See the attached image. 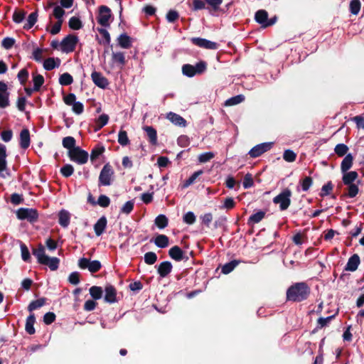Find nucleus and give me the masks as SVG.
Listing matches in <instances>:
<instances>
[{
	"mask_svg": "<svg viewBox=\"0 0 364 364\" xmlns=\"http://www.w3.org/2000/svg\"><path fill=\"white\" fill-rule=\"evenodd\" d=\"M310 294V289L304 282H299L291 286L287 291V298L289 301H301L307 299Z\"/></svg>",
	"mask_w": 364,
	"mask_h": 364,
	"instance_id": "nucleus-1",
	"label": "nucleus"
},
{
	"mask_svg": "<svg viewBox=\"0 0 364 364\" xmlns=\"http://www.w3.org/2000/svg\"><path fill=\"white\" fill-rule=\"evenodd\" d=\"M33 254L40 264L48 266L50 270L55 271L58 268L60 259L58 257L46 255L43 245L40 244L37 248L33 249Z\"/></svg>",
	"mask_w": 364,
	"mask_h": 364,
	"instance_id": "nucleus-2",
	"label": "nucleus"
},
{
	"mask_svg": "<svg viewBox=\"0 0 364 364\" xmlns=\"http://www.w3.org/2000/svg\"><path fill=\"white\" fill-rule=\"evenodd\" d=\"M207 69V63L205 61H200L192 65L190 64H185L182 66V73L188 77H192L196 75L203 73Z\"/></svg>",
	"mask_w": 364,
	"mask_h": 364,
	"instance_id": "nucleus-3",
	"label": "nucleus"
},
{
	"mask_svg": "<svg viewBox=\"0 0 364 364\" xmlns=\"http://www.w3.org/2000/svg\"><path fill=\"white\" fill-rule=\"evenodd\" d=\"M291 191L286 188L273 198V203L279 205L280 210H287L291 204Z\"/></svg>",
	"mask_w": 364,
	"mask_h": 364,
	"instance_id": "nucleus-4",
	"label": "nucleus"
},
{
	"mask_svg": "<svg viewBox=\"0 0 364 364\" xmlns=\"http://www.w3.org/2000/svg\"><path fill=\"white\" fill-rule=\"evenodd\" d=\"M114 170L109 164H105L102 168L99 176V185L107 186L111 185L114 178Z\"/></svg>",
	"mask_w": 364,
	"mask_h": 364,
	"instance_id": "nucleus-5",
	"label": "nucleus"
},
{
	"mask_svg": "<svg viewBox=\"0 0 364 364\" xmlns=\"http://www.w3.org/2000/svg\"><path fill=\"white\" fill-rule=\"evenodd\" d=\"M78 42V38L75 35H68L60 42V50L63 53L73 52Z\"/></svg>",
	"mask_w": 364,
	"mask_h": 364,
	"instance_id": "nucleus-6",
	"label": "nucleus"
},
{
	"mask_svg": "<svg viewBox=\"0 0 364 364\" xmlns=\"http://www.w3.org/2000/svg\"><path fill=\"white\" fill-rule=\"evenodd\" d=\"M6 156V146L0 144V177L3 178L10 176V171L7 168Z\"/></svg>",
	"mask_w": 364,
	"mask_h": 364,
	"instance_id": "nucleus-7",
	"label": "nucleus"
},
{
	"mask_svg": "<svg viewBox=\"0 0 364 364\" xmlns=\"http://www.w3.org/2000/svg\"><path fill=\"white\" fill-rule=\"evenodd\" d=\"M78 267L82 269H87L91 273H95L101 269V263L98 260H92L82 257L78 260Z\"/></svg>",
	"mask_w": 364,
	"mask_h": 364,
	"instance_id": "nucleus-8",
	"label": "nucleus"
},
{
	"mask_svg": "<svg viewBox=\"0 0 364 364\" xmlns=\"http://www.w3.org/2000/svg\"><path fill=\"white\" fill-rule=\"evenodd\" d=\"M69 156L71 161L79 164H85L88 159L87 152L82 150L80 147H75L69 151Z\"/></svg>",
	"mask_w": 364,
	"mask_h": 364,
	"instance_id": "nucleus-9",
	"label": "nucleus"
},
{
	"mask_svg": "<svg viewBox=\"0 0 364 364\" xmlns=\"http://www.w3.org/2000/svg\"><path fill=\"white\" fill-rule=\"evenodd\" d=\"M17 218L20 220H27L29 222H34L38 218L36 210L33 208H19L16 212Z\"/></svg>",
	"mask_w": 364,
	"mask_h": 364,
	"instance_id": "nucleus-10",
	"label": "nucleus"
},
{
	"mask_svg": "<svg viewBox=\"0 0 364 364\" xmlns=\"http://www.w3.org/2000/svg\"><path fill=\"white\" fill-rule=\"evenodd\" d=\"M272 144L273 143L272 142H265L257 144L250 150L249 154L252 158H257L264 152L269 151L272 147Z\"/></svg>",
	"mask_w": 364,
	"mask_h": 364,
	"instance_id": "nucleus-11",
	"label": "nucleus"
},
{
	"mask_svg": "<svg viewBox=\"0 0 364 364\" xmlns=\"http://www.w3.org/2000/svg\"><path fill=\"white\" fill-rule=\"evenodd\" d=\"M111 17V10L106 6H101L99 10L97 22L102 26H109V20Z\"/></svg>",
	"mask_w": 364,
	"mask_h": 364,
	"instance_id": "nucleus-12",
	"label": "nucleus"
},
{
	"mask_svg": "<svg viewBox=\"0 0 364 364\" xmlns=\"http://www.w3.org/2000/svg\"><path fill=\"white\" fill-rule=\"evenodd\" d=\"M191 41L194 45L200 48L210 50H215L218 48V44L215 42H213L205 38H192Z\"/></svg>",
	"mask_w": 364,
	"mask_h": 364,
	"instance_id": "nucleus-13",
	"label": "nucleus"
},
{
	"mask_svg": "<svg viewBox=\"0 0 364 364\" xmlns=\"http://www.w3.org/2000/svg\"><path fill=\"white\" fill-rule=\"evenodd\" d=\"M9 105V92L7 85L4 82H0V107L5 108Z\"/></svg>",
	"mask_w": 364,
	"mask_h": 364,
	"instance_id": "nucleus-14",
	"label": "nucleus"
},
{
	"mask_svg": "<svg viewBox=\"0 0 364 364\" xmlns=\"http://www.w3.org/2000/svg\"><path fill=\"white\" fill-rule=\"evenodd\" d=\"M93 82L99 87L105 88L108 85V80L100 73L94 71L91 75Z\"/></svg>",
	"mask_w": 364,
	"mask_h": 364,
	"instance_id": "nucleus-15",
	"label": "nucleus"
},
{
	"mask_svg": "<svg viewBox=\"0 0 364 364\" xmlns=\"http://www.w3.org/2000/svg\"><path fill=\"white\" fill-rule=\"evenodd\" d=\"M166 118L174 125L184 127L186 126V121L178 114L170 112L167 114Z\"/></svg>",
	"mask_w": 364,
	"mask_h": 364,
	"instance_id": "nucleus-16",
	"label": "nucleus"
},
{
	"mask_svg": "<svg viewBox=\"0 0 364 364\" xmlns=\"http://www.w3.org/2000/svg\"><path fill=\"white\" fill-rule=\"evenodd\" d=\"M172 270V264L168 261L162 262L157 268V272L161 277H166Z\"/></svg>",
	"mask_w": 364,
	"mask_h": 364,
	"instance_id": "nucleus-17",
	"label": "nucleus"
},
{
	"mask_svg": "<svg viewBox=\"0 0 364 364\" xmlns=\"http://www.w3.org/2000/svg\"><path fill=\"white\" fill-rule=\"evenodd\" d=\"M359 264L360 257L358 255L355 254L348 259L345 269L346 271L354 272L358 269Z\"/></svg>",
	"mask_w": 364,
	"mask_h": 364,
	"instance_id": "nucleus-18",
	"label": "nucleus"
},
{
	"mask_svg": "<svg viewBox=\"0 0 364 364\" xmlns=\"http://www.w3.org/2000/svg\"><path fill=\"white\" fill-rule=\"evenodd\" d=\"M105 301L109 304L117 301L116 290L114 287L109 285L105 287Z\"/></svg>",
	"mask_w": 364,
	"mask_h": 364,
	"instance_id": "nucleus-19",
	"label": "nucleus"
},
{
	"mask_svg": "<svg viewBox=\"0 0 364 364\" xmlns=\"http://www.w3.org/2000/svg\"><path fill=\"white\" fill-rule=\"evenodd\" d=\"M343 173V182L345 185L353 184L354 181L357 179L358 174L356 171H346Z\"/></svg>",
	"mask_w": 364,
	"mask_h": 364,
	"instance_id": "nucleus-20",
	"label": "nucleus"
},
{
	"mask_svg": "<svg viewBox=\"0 0 364 364\" xmlns=\"http://www.w3.org/2000/svg\"><path fill=\"white\" fill-rule=\"evenodd\" d=\"M30 145V133L27 129L21 130L20 133V146L22 149H27Z\"/></svg>",
	"mask_w": 364,
	"mask_h": 364,
	"instance_id": "nucleus-21",
	"label": "nucleus"
},
{
	"mask_svg": "<svg viewBox=\"0 0 364 364\" xmlns=\"http://www.w3.org/2000/svg\"><path fill=\"white\" fill-rule=\"evenodd\" d=\"M255 19L262 27L264 28V25L267 23L268 13L263 9L259 10L255 13Z\"/></svg>",
	"mask_w": 364,
	"mask_h": 364,
	"instance_id": "nucleus-22",
	"label": "nucleus"
},
{
	"mask_svg": "<svg viewBox=\"0 0 364 364\" xmlns=\"http://www.w3.org/2000/svg\"><path fill=\"white\" fill-rule=\"evenodd\" d=\"M107 226V219L105 217L100 218L94 225V230L96 235L100 236Z\"/></svg>",
	"mask_w": 364,
	"mask_h": 364,
	"instance_id": "nucleus-23",
	"label": "nucleus"
},
{
	"mask_svg": "<svg viewBox=\"0 0 364 364\" xmlns=\"http://www.w3.org/2000/svg\"><path fill=\"white\" fill-rule=\"evenodd\" d=\"M35 322H36L35 315L33 314H30L26 318V326H25L26 331L30 335H33L36 332V330L34 328Z\"/></svg>",
	"mask_w": 364,
	"mask_h": 364,
	"instance_id": "nucleus-24",
	"label": "nucleus"
},
{
	"mask_svg": "<svg viewBox=\"0 0 364 364\" xmlns=\"http://www.w3.org/2000/svg\"><path fill=\"white\" fill-rule=\"evenodd\" d=\"M60 64V60L57 58H48L43 62V68L46 70H51L55 68H58Z\"/></svg>",
	"mask_w": 364,
	"mask_h": 364,
	"instance_id": "nucleus-25",
	"label": "nucleus"
},
{
	"mask_svg": "<svg viewBox=\"0 0 364 364\" xmlns=\"http://www.w3.org/2000/svg\"><path fill=\"white\" fill-rule=\"evenodd\" d=\"M169 256L176 261H181L183 257V252L178 246H173L169 250Z\"/></svg>",
	"mask_w": 364,
	"mask_h": 364,
	"instance_id": "nucleus-26",
	"label": "nucleus"
},
{
	"mask_svg": "<svg viewBox=\"0 0 364 364\" xmlns=\"http://www.w3.org/2000/svg\"><path fill=\"white\" fill-rule=\"evenodd\" d=\"M353 157L351 154H348L343 159L341 164V169L342 172L348 171L353 165Z\"/></svg>",
	"mask_w": 364,
	"mask_h": 364,
	"instance_id": "nucleus-27",
	"label": "nucleus"
},
{
	"mask_svg": "<svg viewBox=\"0 0 364 364\" xmlns=\"http://www.w3.org/2000/svg\"><path fill=\"white\" fill-rule=\"evenodd\" d=\"M59 224L63 227L67 228L70 224V213L65 210H62L59 213Z\"/></svg>",
	"mask_w": 364,
	"mask_h": 364,
	"instance_id": "nucleus-28",
	"label": "nucleus"
},
{
	"mask_svg": "<svg viewBox=\"0 0 364 364\" xmlns=\"http://www.w3.org/2000/svg\"><path fill=\"white\" fill-rule=\"evenodd\" d=\"M144 131L146 132V134L149 137V142L155 145L157 143V133L156 130L152 127H144Z\"/></svg>",
	"mask_w": 364,
	"mask_h": 364,
	"instance_id": "nucleus-29",
	"label": "nucleus"
},
{
	"mask_svg": "<svg viewBox=\"0 0 364 364\" xmlns=\"http://www.w3.org/2000/svg\"><path fill=\"white\" fill-rule=\"evenodd\" d=\"M168 237L165 235H158L154 240L155 245L160 248H165L168 245Z\"/></svg>",
	"mask_w": 364,
	"mask_h": 364,
	"instance_id": "nucleus-30",
	"label": "nucleus"
},
{
	"mask_svg": "<svg viewBox=\"0 0 364 364\" xmlns=\"http://www.w3.org/2000/svg\"><path fill=\"white\" fill-rule=\"evenodd\" d=\"M118 43L123 48H129L132 46L131 38L125 33L121 34L118 37Z\"/></svg>",
	"mask_w": 364,
	"mask_h": 364,
	"instance_id": "nucleus-31",
	"label": "nucleus"
},
{
	"mask_svg": "<svg viewBox=\"0 0 364 364\" xmlns=\"http://www.w3.org/2000/svg\"><path fill=\"white\" fill-rule=\"evenodd\" d=\"M45 304H46L45 298H41L39 299L33 301L29 304V305L28 306V310L30 312H32L33 311L42 307Z\"/></svg>",
	"mask_w": 364,
	"mask_h": 364,
	"instance_id": "nucleus-32",
	"label": "nucleus"
},
{
	"mask_svg": "<svg viewBox=\"0 0 364 364\" xmlns=\"http://www.w3.org/2000/svg\"><path fill=\"white\" fill-rule=\"evenodd\" d=\"M239 264V262L237 260H232L230 262L225 264L221 269L222 273L225 274H228L230 273Z\"/></svg>",
	"mask_w": 364,
	"mask_h": 364,
	"instance_id": "nucleus-33",
	"label": "nucleus"
},
{
	"mask_svg": "<svg viewBox=\"0 0 364 364\" xmlns=\"http://www.w3.org/2000/svg\"><path fill=\"white\" fill-rule=\"evenodd\" d=\"M90 294L93 299H100L102 296V289L100 287L93 286L89 289Z\"/></svg>",
	"mask_w": 364,
	"mask_h": 364,
	"instance_id": "nucleus-34",
	"label": "nucleus"
},
{
	"mask_svg": "<svg viewBox=\"0 0 364 364\" xmlns=\"http://www.w3.org/2000/svg\"><path fill=\"white\" fill-rule=\"evenodd\" d=\"M245 100V97L242 95H238L229 98L225 101V105L226 106L236 105Z\"/></svg>",
	"mask_w": 364,
	"mask_h": 364,
	"instance_id": "nucleus-35",
	"label": "nucleus"
},
{
	"mask_svg": "<svg viewBox=\"0 0 364 364\" xmlns=\"http://www.w3.org/2000/svg\"><path fill=\"white\" fill-rule=\"evenodd\" d=\"M265 215V213L264 211L259 210L256 213L252 214L248 220V224L250 223H259Z\"/></svg>",
	"mask_w": 364,
	"mask_h": 364,
	"instance_id": "nucleus-36",
	"label": "nucleus"
},
{
	"mask_svg": "<svg viewBox=\"0 0 364 364\" xmlns=\"http://www.w3.org/2000/svg\"><path fill=\"white\" fill-rule=\"evenodd\" d=\"M109 121V116L106 114H101L97 119H96V124L97 127L95 129L96 131L100 130L102 129L104 126H105Z\"/></svg>",
	"mask_w": 364,
	"mask_h": 364,
	"instance_id": "nucleus-37",
	"label": "nucleus"
},
{
	"mask_svg": "<svg viewBox=\"0 0 364 364\" xmlns=\"http://www.w3.org/2000/svg\"><path fill=\"white\" fill-rule=\"evenodd\" d=\"M117 141L118 143L123 146L129 144V139L126 131L121 129L119 132Z\"/></svg>",
	"mask_w": 364,
	"mask_h": 364,
	"instance_id": "nucleus-38",
	"label": "nucleus"
},
{
	"mask_svg": "<svg viewBox=\"0 0 364 364\" xmlns=\"http://www.w3.org/2000/svg\"><path fill=\"white\" fill-rule=\"evenodd\" d=\"M65 15V11L63 7L59 5H55L53 8V16L58 20L63 22V16Z\"/></svg>",
	"mask_w": 364,
	"mask_h": 364,
	"instance_id": "nucleus-39",
	"label": "nucleus"
},
{
	"mask_svg": "<svg viewBox=\"0 0 364 364\" xmlns=\"http://www.w3.org/2000/svg\"><path fill=\"white\" fill-rule=\"evenodd\" d=\"M73 78L72 75L68 73L62 74L59 77V83L61 85H70L73 83Z\"/></svg>",
	"mask_w": 364,
	"mask_h": 364,
	"instance_id": "nucleus-40",
	"label": "nucleus"
},
{
	"mask_svg": "<svg viewBox=\"0 0 364 364\" xmlns=\"http://www.w3.org/2000/svg\"><path fill=\"white\" fill-rule=\"evenodd\" d=\"M155 224L159 228L164 229L168 225V218L164 215H159L155 219Z\"/></svg>",
	"mask_w": 364,
	"mask_h": 364,
	"instance_id": "nucleus-41",
	"label": "nucleus"
},
{
	"mask_svg": "<svg viewBox=\"0 0 364 364\" xmlns=\"http://www.w3.org/2000/svg\"><path fill=\"white\" fill-rule=\"evenodd\" d=\"M69 26L73 30H79L82 28V23L78 17L73 16L69 20Z\"/></svg>",
	"mask_w": 364,
	"mask_h": 364,
	"instance_id": "nucleus-42",
	"label": "nucleus"
},
{
	"mask_svg": "<svg viewBox=\"0 0 364 364\" xmlns=\"http://www.w3.org/2000/svg\"><path fill=\"white\" fill-rule=\"evenodd\" d=\"M37 18H38V14L36 12H33V13L30 14L27 18V22L24 26V28H26V29L31 28L34 26V24L36 23Z\"/></svg>",
	"mask_w": 364,
	"mask_h": 364,
	"instance_id": "nucleus-43",
	"label": "nucleus"
},
{
	"mask_svg": "<svg viewBox=\"0 0 364 364\" xmlns=\"http://www.w3.org/2000/svg\"><path fill=\"white\" fill-rule=\"evenodd\" d=\"M63 146L69 149L75 148V139L73 136H66L63 139Z\"/></svg>",
	"mask_w": 364,
	"mask_h": 364,
	"instance_id": "nucleus-44",
	"label": "nucleus"
},
{
	"mask_svg": "<svg viewBox=\"0 0 364 364\" xmlns=\"http://www.w3.org/2000/svg\"><path fill=\"white\" fill-rule=\"evenodd\" d=\"M20 249L21 253V258L24 262H29L31 259V255L27 246L23 243H20Z\"/></svg>",
	"mask_w": 364,
	"mask_h": 364,
	"instance_id": "nucleus-45",
	"label": "nucleus"
},
{
	"mask_svg": "<svg viewBox=\"0 0 364 364\" xmlns=\"http://www.w3.org/2000/svg\"><path fill=\"white\" fill-rule=\"evenodd\" d=\"M112 60L114 63L124 65L125 64V56L122 52H113L112 54Z\"/></svg>",
	"mask_w": 364,
	"mask_h": 364,
	"instance_id": "nucleus-46",
	"label": "nucleus"
},
{
	"mask_svg": "<svg viewBox=\"0 0 364 364\" xmlns=\"http://www.w3.org/2000/svg\"><path fill=\"white\" fill-rule=\"evenodd\" d=\"M347 186H348L347 196L349 198L355 197L359 192V188H358V185L355 183H353V184H349Z\"/></svg>",
	"mask_w": 364,
	"mask_h": 364,
	"instance_id": "nucleus-47",
	"label": "nucleus"
},
{
	"mask_svg": "<svg viewBox=\"0 0 364 364\" xmlns=\"http://www.w3.org/2000/svg\"><path fill=\"white\" fill-rule=\"evenodd\" d=\"M360 9V2L359 0H351L350 2V11L353 15H357Z\"/></svg>",
	"mask_w": 364,
	"mask_h": 364,
	"instance_id": "nucleus-48",
	"label": "nucleus"
},
{
	"mask_svg": "<svg viewBox=\"0 0 364 364\" xmlns=\"http://www.w3.org/2000/svg\"><path fill=\"white\" fill-rule=\"evenodd\" d=\"M144 262L146 264H154L157 259V256H156V253H154L153 252H149L144 255Z\"/></svg>",
	"mask_w": 364,
	"mask_h": 364,
	"instance_id": "nucleus-49",
	"label": "nucleus"
},
{
	"mask_svg": "<svg viewBox=\"0 0 364 364\" xmlns=\"http://www.w3.org/2000/svg\"><path fill=\"white\" fill-rule=\"evenodd\" d=\"M334 151L338 156H343L348 151V147L344 144H338L336 146Z\"/></svg>",
	"mask_w": 364,
	"mask_h": 364,
	"instance_id": "nucleus-50",
	"label": "nucleus"
},
{
	"mask_svg": "<svg viewBox=\"0 0 364 364\" xmlns=\"http://www.w3.org/2000/svg\"><path fill=\"white\" fill-rule=\"evenodd\" d=\"M44 82V78L41 75H37L33 77V90L38 91L40 87Z\"/></svg>",
	"mask_w": 364,
	"mask_h": 364,
	"instance_id": "nucleus-51",
	"label": "nucleus"
},
{
	"mask_svg": "<svg viewBox=\"0 0 364 364\" xmlns=\"http://www.w3.org/2000/svg\"><path fill=\"white\" fill-rule=\"evenodd\" d=\"M283 158L287 162H293L296 160V154L292 150L287 149L284 151Z\"/></svg>",
	"mask_w": 364,
	"mask_h": 364,
	"instance_id": "nucleus-52",
	"label": "nucleus"
},
{
	"mask_svg": "<svg viewBox=\"0 0 364 364\" xmlns=\"http://www.w3.org/2000/svg\"><path fill=\"white\" fill-rule=\"evenodd\" d=\"M74 172V168L72 165L66 164L60 168V173L65 177L70 176Z\"/></svg>",
	"mask_w": 364,
	"mask_h": 364,
	"instance_id": "nucleus-53",
	"label": "nucleus"
},
{
	"mask_svg": "<svg viewBox=\"0 0 364 364\" xmlns=\"http://www.w3.org/2000/svg\"><path fill=\"white\" fill-rule=\"evenodd\" d=\"M134 203L132 200L126 202L121 208V213L127 215L129 214L134 208Z\"/></svg>",
	"mask_w": 364,
	"mask_h": 364,
	"instance_id": "nucleus-54",
	"label": "nucleus"
},
{
	"mask_svg": "<svg viewBox=\"0 0 364 364\" xmlns=\"http://www.w3.org/2000/svg\"><path fill=\"white\" fill-rule=\"evenodd\" d=\"M196 215L191 211H189V212L186 213L183 215V221L186 224L192 225V224H193L196 222Z\"/></svg>",
	"mask_w": 364,
	"mask_h": 364,
	"instance_id": "nucleus-55",
	"label": "nucleus"
},
{
	"mask_svg": "<svg viewBox=\"0 0 364 364\" xmlns=\"http://www.w3.org/2000/svg\"><path fill=\"white\" fill-rule=\"evenodd\" d=\"M215 156L214 153L213 152H205L199 155L198 161L200 163H205L210 160H211Z\"/></svg>",
	"mask_w": 364,
	"mask_h": 364,
	"instance_id": "nucleus-56",
	"label": "nucleus"
},
{
	"mask_svg": "<svg viewBox=\"0 0 364 364\" xmlns=\"http://www.w3.org/2000/svg\"><path fill=\"white\" fill-rule=\"evenodd\" d=\"M254 184L253 179L252 175L250 173H247L243 179L242 186L244 188L247 189L251 188Z\"/></svg>",
	"mask_w": 364,
	"mask_h": 364,
	"instance_id": "nucleus-57",
	"label": "nucleus"
},
{
	"mask_svg": "<svg viewBox=\"0 0 364 364\" xmlns=\"http://www.w3.org/2000/svg\"><path fill=\"white\" fill-rule=\"evenodd\" d=\"M26 16V12L23 11H15L13 15V20L15 23H21Z\"/></svg>",
	"mask_w": 364,
	"mask_h": 364,
	"instance_id": "nucleus-58",
	"label": "nucleus"
},
{
	"mask_svg": "<svg viewBox=\"0 0 364 364\" xmlns=\"http://www.w3.org/2000/svg\"><path fill=\"white\" fill-rule=\"evenodd\" d=\"M313 183L312 178L309 176L305 177L301 182V188L304 191H307Z\"/></svg>",
	"mask_w": 364,
	"mask_h": 364,
	"instance_id": "nucleus-59",
	"label": "nucleus"
},
{
	"mask_svg": "<svg viewBox=\"0 0 364 364\" xmlns=\"http://www.w3.org/2000/svg\"><path fill=\"white\" fill-rule=\"evenodd\" d=\"M333 189V184L331 181L328 182L325 185L322 186L321 192L320 193L321 196L324 197L330 194V192Z\"/></svg>",
	"mask_w": 364,
	"mask_h": 364,
	"instance_id": "nucleus-60",
	"label": "nucleus"
},
{
	"mask_svg": "<svg viewBox=\"0 0 364 364\" xmlns=\"http://www.w3.org/2000/svg\"><path fill=\"white\" fill-rule=\"evenodd\" d=\"M17 77L20 83L24 85L28 77V72L26 69H22L18 72Z\"/></svg>",
	"mask_w": 364,
	"mask_h": 364,
	"instance_id": "nucleus-61",
	"label": "nucleus"
},
{
	"mask_svg": "<svg viewBox=\"0 0 364 364\" xmlns=\"http://www.w3.org/2000/svg\"><path fill=\"white\" fill-rule=\"evenodd\" d=\"M179 17L178 13L175 10H170L166 14V20L169 23H173Z\"/></svg>",
	"mask_w": 364,
	"mask_h": 364,
	"instance_id": "nucleus-62",
	"label": "nucleus"
},
{
	"mask_svg": "<svg viewBox=\"0 0 364 364\" xmlns=\"http://www.w3.org/2000/svg\"><path fill=\"white\" fill-rule=\"evenodd\" d=\"M15 43V40L13 38H4L1 42V46L5 49H10Z\"/></svg>",
	"mask_w": 364,
	"mask_h": 364,
	"instance_id": "nucleus-63",
	"label": "nucleus"
},
{
	"mask_svg": "<svg viewBox=\"0 0 364 364\" xmlns=\"http://www.w3.org/2000/svg\"><path fill=\"white\" fill-rule=\"evenodd\" d=\"M72 110L77 114H80L83 112L84 105L80 102H75L72 105Z\"/></svg>",
	"mask_w": 364,
	"mask_h": 364,
	"instance_id": "nucleus-64",
	"label": "nucleus"
}]
</instances>
